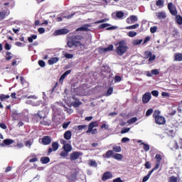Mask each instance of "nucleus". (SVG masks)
<instances>
[{
  "mask_svg": "<svg viewBox=\"0 0 182 182\" xmlns=\"http://www.w3.org/2000/svg\"><path fill=\"white\" fill-rule=\"evenodd\" d=\"M139 27V23H136V24H134L132 26H127V30H133V29H136Z\"/></svg>",
  "mask_w": 182,
  "mask_h": 182,
  "instance_id": "obj_32",
  "label": "nucleus"
},
{
  "mask_svg": "<svg viewBox=\"0 0 182 182\" xmlns=\"http://www.w3.org/2000/svg\"><path fill=\"white\" fill-rule=\"evenodd\" d=\"M153 113V109H149L146 112V117H149Z\"/></svg>",
  "mask_w": 182,
  "mask_h": 182,
  "instance_id": "obj_55",
  "label": "nucleus"
},
{
  "mask_svg": "<svg viewBox=\"0 0 182 182\" xmlns=\"http://www.w3.org/2000/svg\"><path fill=\"white\" fill-rule=\"evenodd\" d=\"M72 138V132L70 130H68L64 133V139L67 141L70 140Z\"/></svg>",
  "mask_w": 182,
  "mask_h": 182,
  "instance_id": "obj_17",
  "label": "nucleus"
},
{
  "mask_svg": "<svg viewBox=\"0 0 182 182\" xmlns=\"http://www.w3.org/2000/svg\"><path fill=\"white\" fill-rule=\"evenodd\" d=\"M168 9L170 11L171 15L177 16L178 11H177L176 8L174 6L173 3H168Z\"/></svg>",
  "mask_w": 182,
  "mask_h": 182,
  "instance_id": "obj_6",
  "label": "nucleus"
},
{
  "mask_svg": "<svg viewBox=\"0 0 182 182\" xmlns=\"http://www.w3.org/2000/svg\"><path fill=\"white\" fill-rule=\"evenodd\" d=\"M60 59L58 57H54L48 60V65H55V63H58L59 62Z\"/></svg>",
  "mask_w": 182,
  "mask_h": 182,
  "instance_id": "obj_19",
  "label": "nucleus"
},
{
  "mask_svg": "<svg viewBox=\"0 0 182 182\" xmlns=\"http://www.w3.org/2000/svg\"><path fill=\"white\" fill-rule=\"evenodd\" d=\"M168 146L171 150H178L179 149V145L176 140L171 141Z\"/></svg>",
  "mask_w": 182,
  "mask_h": 182,
  "instance_id": "obj_11",
  "label": "nucleus"
},
{
  "mask_svg": "<svg viewBox=\"0 0 182 182\" xmlns=\"http://www.w3.org/2000/svg\"><path fill=\"white\" fill-rule=\"evenodd\" d=\"M77 129L78 130L81 131V130H86L87 129V125L86 124H84V125H78L77 126Z\"/></svg>",
  "mask_w": 182,
  "mask_h": 182,
  "instance_id": "obj_41",
  "label": "nucleus"
},
{
  "mask_svg": "<svg viewBox=\"0 0 182 182\" xmlns=\"http://www.w3.org/2000/svg\"><path fill=\"white\" fill-rule=\"evenodd\" d=\"M141 144L144 145V151H145L146 152H147V151H149L150 147H149V144H145V143H144V142H142Z\"/></svg>",
  "mask_w": 182,
  "mask_h": 182,
  "instance_id": "obj_43",
  "label": "nucleus"
},
{
  "mask_svg": "<svg viewBox=\"0 0 182 182\" xmlns=\"http://www.w3.org/2000/svg\"><path fill=\"white\" fill-rule=\"evenodd\" d=\"M176 21L178 25H182V16L181 15H176Z\"/></svg>",
  "mask_w": 182,
  "mask_h": 182,
  "instance_id": "obj_29",
  "label": "nucleus"
},
{
  "mask_svg": "<svg viewBox=\"0 0 182 182\" xmlns=\"http://www.w3.org/2000/svg\"><path fill=\"white\" fill-rule=\"evenodd\" d=\"M6 14L4 11L3 12L0 11V21L4 20L6 18Z\"/></svg>",
  "mask_w": 182,
  "mask_h": 182,
  "instance_id": "obj_45",
  "label": "nucleus"
},
{
  "mask_svg": "<svg viewBox=\"0 0 182 182\" xmlns=\"http://www.w3.org/2000/svg\"><path fill=\"white\" fill-rule=\"evenodd\" d=\"M82 156V153L80 151H74L70 154V161H76L79 159V158Z\"/></svg>",
  "mask_w": 182,
  "mask_h": 182,
  "instance_id": "obj_9",
  "label": "nucleus"
},
{
  "mask_svg": "<svg viewBox=\"0 0 182 182\" xmlns=\"http://www.w3.org/2000/svg\"><path fill=\"white\" fill-rule=\"evenodd\" d=\"M138 21V18L135 15H132L129 18H127V23L129 24H131L134 22H136Z\"/></svg>",
  "mask_w": 182,
  "mask_h": 182,
  "instance_id": "obj_15",
  "label": "nucleus"
},
{
  "mask_svg": "<svg viewBox=\"0 0 182 182\" xmlns=\"http://www.w3.org/2000/svg\"><path fill=\"white\" fill-rule=\"evenodd\" d=\"M144 55L146 56V58H149L150 56H151V51H145Z\"/></svg>",
  "mask_w": 182,
  "mask_h": 182,
  "instance_id": "obj_61",
  "label": "nucleus"
},
{
  "mask_svg": "<svg viewBox=\"0 0 182 182\" xmlns=\"http://www.w3.org/2000/svg\"><path fill=\"white\" fill-rule=\"evenodd\" d=\"M168 182H178V178L175 176H170L168 178Z\"/></svg>",
  "mask_w": 182,
  "mask_h": 182,
  "instance_id": "obj_36",
  "label": "nucleus"
},
{
  "mask_svg": "<svg viewBox=\"0 0 182 182\" xmlns=\"http://www.w3.org/2000/svg\"><path fill=\"white\" fill-rule=\"evenodd\" d=\"M157 31V26H151L150 28V31L151 33H155Z\"/></svg>",
  "mask_w": 182,
  "mask_h": 182,
  "instance_id": "obj_49",
  "label": "nucleus"
},
{
  "mask_svg": "<svg viewBox=\"0 0 182 182\" xmlns=\"http://www.w3.org/2000/svg\"><path fill=\"white\" fill-rule=\"evenodd\" d=\"M109 26H110V23H102V24L99 25L98 28L99 29H105V28H106Z\"/></svg>",
  "mask_w": 182,
  "mask_h": 182,
  "instance_id": "obj_30",
  "label": "nucleus"
},
{
  "mask_svg": "<svg viewBox=\"0 0 182 182\" xmlns=\"http://www.w3.org/2000/svg\"><path fill=\"white\" fill-rule=\"evenodd\" d=\"M70 33V30L68 28H62V29H59V30H56L54 32V34L55 36H61V35H66L68 33Z\"/></svg>",
  "mask_w": 182,
  "mask_h": 182,
  "instance_id": "obj_10",
  "label": "nucleus"
},
{
  "mask_svg": "<svg viewBox=\"0 0 182 182\" xmlns=\"http://www.w3.org/2000/svg\"><path fill=\"white\" fill-rule=\"evenodd\" d=\"M0 128L3 129H7V126L5 123L3 122H0Z\"/></svg>",
  "mask_w": 182,
  "mask_h": 182,
  "instance_id": "obj_60",
  "label": "nucleus"
},
{
  "mask_svg": "<svg viewBox=\"0 0 182 182\" xmlns=\"http://www.w3.org/2000/svg\"><path fill=\"white\" fill-rule=\"evenodd\" d=\"M14 143V140L13 139H6L4 140V144L6 145V146H9V145H11Z\"/></svg>",
  "mask_w": 182,
  "mask_h": 182,
  "instance_id": "obj_22",
  "label": "nucleus"
},
{
  "mask_svg": "<svg viewBox=\"0 0 182 182\" xmlns=\"http://www.w3.org/2000/svg\"><path fill=\"white\" fill-rule=\"evenodd\" d=\"M41 162L42 164H49L50 162V159L48 156L41 157Z\"/></svg>",
  "mask_w": 182,
  "mask_h": 182,
  "instance_id": "obj_21",
  "label": "nucleus"
},
{
  "mask_svg": "<svg viewBox=\"0 0 182 182\" xmlns=\"http://www.w3.org/2000/svg\"><path fill=\"white\" fill-rule=\"evenodd\" d=\"M116 16L117 18H122L124 16V14L123 11H117Z\"/></svg>",
  "mask_w": 182,
  "mask_h": 182,
  "instance_id": "obj_38",
  "label": "nucleus"
},
{
  "mask_svg": "<svg viewBox=\"0 0 182 182\" xmlns=\"http://www.w3.org/2000/svg\"><path fill=\"white\" fill-rule=\"evenodd\" d=\"M151 95H152L153 96H154L155 97H159V91H157V90H153V91L151 92Z\"/></svg>",
  "mask_w": 182,
  "mask_h": 182,
  "instance_id": "obj_57",
  "label": "nucleus"
},
{
  "mask_svg": "<svg viewBox=\"0 0 182 182\" xmlns=\"http://www.w3.org/2000/svg\"><path fill=\"white\" fill-rule=\"evenodd\" d=\"M156 5L160 8H163L164 6V1L158 0L157 1H156Z\"/></svg>",
  "mask_w": 182,
  "mask_h": 182,
  "instance_id": "obj_31",
  "label": "nucleus"
},
{
  "mask_svg": "<svg viewBox=\"0 0 182 182\" xmlns=\"http://www.w3.org/2000/svg\"><path fill=\"white\" fill-rule=\"evenodd\" d=\"M99 127L98 121H93L90 122L88 124V129L86 131V134L91 133L92 134H96L97 133V129L95 127Z\"/></svg>",
  "mask_w": 182,
  "mask_h": 182,
  "instance_id": "obj_3",
  "label": "nucleus"
},
{
  "mask_svg": "<svg viewBox=\"0 0 182 182\" xmlns=\"http://www.w3.org/2000/svg\"><path fill=\"white\" fill-rule=\"evenodd\" d=\"M115 82H119L122 81V77L119 75H116L114 77Z\"/></svg>",
  "mask_w": 182,
  "mask_h": 182,
  "instance_id": "obj_53",
  "label": "nucleus"
},
{
  "mask_svg": "<svg viewBox=\"0 0 182 182\" xmlns=\"http://www.w3.org/2000/svg\"><path fill=\"white\" fill-rule=\"evenodd\" d=\"M65 58L66 59H73V58H74L73 54H70V53H65Z\"/></svg>",
  "mask_w": 182,
  "mask_h": 182,
  "instance_id": "obj_48",
  "label": "nucleus"
},
{
  "mask_svg": "<svg viewBox=\"0 0 182 182\" xmlns=\"http://www.w3.org/2000/svg\"><path fill=\"white\" fill-rule=\"evenodd\" d=\"M118 46L116 50V53L119 56H123L129 50V46H127L125 41H121L116 44Z\"/></svg>",
  "mask_w": 182,
  "mask_h": 182,
  "instance_id": "obj_1",
  "label": "nucleus"
},
{
  "mask_svg": "<svg viewBox=\"0 0 182 182\" xmlns=\"http://www.w3.org/2000/svg\"><path fill=\"white\" fill-rule=\"evenodd\" d=\"M113 182H123V181L121 179L120 177H119V178L114 179Z\"/></svg>",
  "mask_w": 182,
  "mask_h": 182,
  "instance_id": "obj_64",
  "label": "nucleus"
},
{
  "mask_svg": "<svg viewBox=\"0 0 182 182\" xmlns=\"http://www.w3.org/2000/svg\"><path fill=\"white\" fill-rule=\"evenodd\" d=\"M146 168H151V164L149 161H146V164H144Z\"/></svg>",
  "mask_w": 182,
  "mask_h": 182,
  "instance_id": "obj_63",
  "label": "nucleus"
},
{
  "mask_svg": "<svg viewBox=\"0 0 182 182\" xmlns=\"http://www.w3.org/2000/svg\"><path fill=\"white\" fill-rule=\"evenodd\" d=\"M38 31L40 34H43L45 32V28L43 27L38 28Z\"/></svg>",
  "mask_w": 182,
  "mask_h": 182,
  "instance_id": "obj_62",
  "label": "nucleus"
},
{
  "mask_svg": "<svg viewBox=\"0 0 182 182\" xmlns=\"http://www.w3.org/2000/svg\"><path fill=\"white\" fill-rule=\"evenodd\" d=\"M73 45L76 48L80 47V49H85V48L86 46L85 43H82L80 41H75V40L73 41Z\"/></svg>",
  "mask_w": 182,
  "mask_h": 182,
  "instance_id": "obj_14",
  "label": "nucleus"
},
{
  "mask_svg": "<svg viewBox=\"0 0 182 182\" xmlns=\"http://www.w3.org/2000/svg\"><path fill=\"white\" fill-rule=\"evenodd\" d=\"M113 158L115 160H117V161H122V159H123V156L122 154H115L114 155H113Z\"/></svg>",
  "mask_w": 182,
  "mask_h": 182,
  "instance_id": "obj_24",
  "label": "nucleus"
},
{
  "mask_svg": "<svg viewBox=\"0 0 182 182\" xmlns=\"http://www.w3.org/2000/svg\"><path fill=\"white\" fill-rule=\"evenodd\" d=\"M37 35L33 34L31 36L28 38V41L30 43H33V40H36Z\"/></svg>",
  "mask_w": 182,
  "mask_h": 182,
  "instance_id": "obj_35",
  "label": "nucleus"
},
{
  "mask_svg": "<svg viewBox=\"0 0 182 182\" xmlns=\"http://www.w3.org/2000/svg\"><path fill=\"white\" fill-rule=\"evenodd\" d=\"M151 73L153 75H157L160 74V72H159V70H157V69H154L151 70Z\"/></svg>",
  "mask_w": 182,
  "mask_h": 182,
  "instance_id": "obj_58",
  "label": "nucleus"
},
{
  "mask_svg": "<svg viewBox=\"0 0 182 182\" xmlns=\"http://www.w3.org/2000/svg\"><path fill=\"white\" fill-rule=\"evenodd\" d=\"M41 140V144L44 146H47L52 143V139L49 136H44L42 139H39V141Z\"/></svg>",
  "mask_w": 182,
  "mask_h": 182,
  "instance_id": "obj_7",
  "label": "nucleus"
},
{
  "mask_svg": "<svg viewBox=\"0 0 182 182\" xmlns=\"http://www.w3.org/2000/svg\"><path fill=\"white\" fill-rule=\"evenodd\" d=\"M89 27H91L90 23H85L82 26H80L76 29V31H85V32H89L91 31Z\"/></svg>",
  "mask_w": 182,
  "mask_h": 182,
  "instance_id": "obj_8",
  "label": "nucleus"
},
{
  "mask_svg": "<svg viewBox=\"0 0 182 182\" xmlns=\"http://www.w3.org/2000/svg\"><path fill=\"white\" fill-rule=\"evenodd\" d=\"M129 130H130V128H129V127H126V128L123 129L121 131V133H122V134H126V133L129 132Z\"/></svg>",
  "mask_w": 182,
  "mask_h": 182,
  "instance_id": "obj_52",
  "label": "nucleus"
},
{
  "mask_svg": "<svg viewBox=\"0 0 182 182\" xmlns=\"http://www.w3.org/2000/svg\"><path fill=\"white\" fill-rule=\"evenodd\" d=\"M82 103L81 102H80V100H77L73 103V106L74 107H79L80 105H82Z\"/></svg>",
  "mask_w": 182,
  "mask_h": 182,
  "instance_id": "obj_40",
  "label": "nucleus"
},
{
  "mask_svg": "<svg viewBox=\"0 0 182 182\" xmlns=\"http://www.w3.org/2000/svg\"><path fill=\"white\" fill-rule=\"evenodd\" d=\"M114 50V46L113 45H109L107 48H103V47H99L97 49L98 53L99 54H104L105 53H107L109 51H113Z\"/></svg>",
  "mask_w": 182,
  "mask_h": 182,
  "instance_id": "obj_4",
  "label": "nucleus"
},
{
  "mask_svg": "<svg viewBox=\"0 0 182 182\" xmlns=\"http://www.w3.org/2000/svg\"><path fill=\"white\" fill-rule=\"evenodd\" d=\"M143 42L142 39H135L132 41V45L134 46L140 45Z\"/></svg>",
  "mask_w": 182,
  "mask_h": 182,
  "instance_id": "obj_28",
  "label": "nucleus"
},
{
  "mask_svg": "<svg viewBox=\"0 0 182 182\" xmlns=\"http://www.w3.org/2000/svg\"><path fill=\"white\" fill-rule=\"evenodd\" d=\"M70 124V122H64L63 124V129H67L69 127Z\"/></svg>",
  "mask_w": 182,
  "mask_h": 182,
  "instance_id": "obj_56",
  "label": "nucleus"
},
{
  "mask_svg": "<svg viewBox=\"0 0 182 182\" xmlns=\"http://www.w3.org/2000/svg\"><path fill=\"white\" fill-rule=\"evenodd\" d=\"M109 21V18H102L101 20H98L94 22L95 24H100V23H105L107 21Z\"/></svg>",
  "mask_w": 182,
  "mask_h": 182,
  "instance_id": "obj_34",
  "label": "nucleus"
},
{
  "mask_svg": "<svg viewBox=\"0 0 182 182\" xmlns=\"http://www.w3.org/2000/svg\"><path fill=\"white\" fill-rule=\"evenodd\" d=\"M151 99V95L150 92H146L143 96H142V102L144 104H147L150 100Z\"/></svg>",
  "mask_w": 182,
  "mask_h": 182,
  "instance_id": "obj_12",
  "label": "nucleus"
},
{
  "mask_svg": "<svg viewBox=\"0 0 182 182\" xmlns=\"http://www.w3.org/2000/svg\"><path fill=\"white\" fill-rule=\"evenodd\" d=\"M89 166H93V167H95L97 166V163L95 161H93V160H90L88 163Z\"/></svg>",
  "mask_w": 182,
  "mask_h": 182,
  "instance_id": "obj_50",
  "label": "nucleus"
},
{
  "mask_svg": "<svg viewBox=\"0 0 182 182\" xmlns=\"http://www.w3.org/2000/svg\"><path fill=\"white\" fill-rule=\"evenodd\" d=\"M9 98H10V96L9 95H6L4 94L0 95V101L1 102H4Z\"/></svg>",
  "mask_w": 182,
  "mask_h": 182,
  "instance_id": "obj_27",
  "label": "nucleus"
},
{
  "mask_svg": "<svg viewBox=\"0 0 182 182\" xmlns=\"http://www.w3.org/2000/svg\"><path fill=\"white\" fill-rule=\"evenodd\" d=\"M113 156H114V151L112 150H108L107 153H105V157H107V159H110Z\"/></svg>",
  "mask_w": 182,
  "mask_h": 182,
  "instance_id": "obj_26",
  "label": "nucleus"
},
{
  "mask_svg": "<svg viewBox=\"0 0 182 182\" xmlns=\"http://www.w3.org/2000/svg\"><path fill=\"white\" fill-rule=\"evenodd\" d=\"M12 53L11 52H7L6 53V60H11L12 59Z\"/></svg>",
  "mask_w": 182,
  "mask_h": 182,
  "instance_id": "obj_42",
  "label": "nucleus"
},
{
  "mask_svg": "<svg viewBox=\"0 0 182 182\" xmlns=\"http://www.w3.org/2000/svg\"><path fill=\"white\" fill-rule=\"evenodd\" d=\"M136 35H137V33H136V32H135V31H129V32L128 33V36H129V37H130V38H134V37H135Z\"/></svg>",
  "mask_w": 182,
  "mask_h": 182,
  "instance_id": "obj_44",
  "label": "nucleus"
},
{
  "mask_svg": "<svg viewBox=\"0 0 182 182\" xmlns=\"http://www.w3.org/2000/svg\"><path fill=\"white\" fill-rule=\"evenodd\" d=\"M156 16L157 17V19H159V20L165 19L166 17V12H164V11L156 12Z\"/></svg>",
  "mask_w": 182,
  "mask_h": 182,
  "instance_id": "obj_16",
  "label": "nucleus"
},
{
  "mask_svg": "<svg viewBox=\"0 0 182 182\" xmlns=\"http://www.w3.org/2000/svg\"><path fill=\"white\" fill-rule=\"evenodd\" d=\"M113 93V87H109V88H108V90H107V96H109Z\"/></svg>",
  "mask_w": 182,
  "mask_h": 182,
  "instance_id": "obj_47",
  "label": "nucleus"
},
{
  "mask_svg": "<svg viewBox=\"0 0 182 182\" xmlns=\"http://www.w3.org/2000/svg\"><path fill=\"white\" fill-rule=\"evenodd\" d=\"M52 148H53V151H58V149H59V144H58L57 141H53L52 143Z\"/></svg>",
  "mask_w": 182,
  "mask_h": 182,
  "instance_id": "obj_25",
  "label": "nucleus"
},
{
  "mask_svg": "<svg viewBox=\"0 0 182 182\" xmlns=\"http://www.w3.org/2000/svg\"><path fill=\"white\" fill-rule=\"evenodd\" d=\"M113 151L116 153H120L122 151V147L120 146H114Z\"/></svg>",
  "mask_w": 182,
  "mask_h": 182,
  "instance_id": "obj_33",
  "label": "nucleus"
},
{
  "mask_svg": "<svg viewBox=\"0 0 182 182\" xmlns=\"http://www.w3.org/2000/svg\"><path fill=\"white\" fill-rule=\"evenodd\" d=\"M42 113H43V111H38L37 114V115L41 119L46 118V115H43V117H42Z\"/></svg>",
  "mask_w": 182,
  "mask_h": 182,
  "instance_id": "obj_51",
  "label": "nucleus"
},
{
  "mask_svg": "<svg viewBox=\"0 0 182 182\" xmlns=\"http://www.w3.org/2000/svg\"><path fill=\"white\" fill-rule=\"evenodd\" d=\"M113 177V175L111 172L109 171H107L105 173H104V174H102V181H106L108 179H110Z\"/></svg>",
  "mask_w": 182,
  "mask_h": 182,
  "instance_id": "obj_13",
  "label": "nucleus"
},
{
  "mask_svg": "<svg viewBox=\"0 0 182 182\" xmlns=\"http://www.w3.org/2000/svg\"><path fill=\"white\" fill-rule=\"evenodd\" d=\"M174 60L176 62H182V53H176L174 55Z\"/></svg>",
  "mask_w": 182,
  "mask_h": 182,
  "instance_id": "obj_18",
  "label": "nucleus"
},
{
  "mask_svg": "<svg viewBox=\"0 0 182 182\" xmlns=\"http://www.w3.org/2000/svg\"><path fill=\"white\" fill-rule=\"evenodd\" d=\"M153 171H155V169L152 168L149 173L145 176L143 178V182H146V181H148V179L149 178L150 176L152 174Z\"/></svg>",
  "mask_w": 182,
  "mask_h": 182,
  "instance_id": "obj_23",
  "label": "nucleus"
},
{
  "mask_svg": "<svg viewBox=\"0 0 182 182\" xmlns=\"http://www.w3.org/2000/svg\"><path fill=\"white\" fill-rule=\"evenodd\" d=\"M67 46L70 48L74 47V40H72L71 41H68Z\"/></svg>",
  "mask_w": 182,
  "mask_h": 182,
  "instance_id": "obj_46",
  "label": "nucleus"
},
{
  "mask_svg": "<svg viewBox=\"0 0 182 182\" xmlns=\"http://www.w3.org/2000/svg\"><path fill=\"white\" fill-rule=\"evenodd\" d=\"M40 124H41V125H44V126H49V122H48V121H41L40 122Z\"/></svg>",
  "mask_w": 182,
  "mask_h": 182,
  "instance_id": "obj_59",
  "label": "nucleus"
},
{
  "mask_svg": "<svg viewBox=\"0 0 182 182\" xmlns=\"http://www.w3.org/2000/svg\"><path fill=\"white\" fill-rule=\"evenodd\" d=\"M38 65H39V66H41V68H44V66H46L45 62L42 60H40L38 61Z\"/></svg>",
  "mask_w": 182,
  "mask_h": 182,
  "instance_id": "obj_54",
  "label": "nucleus"
},
{
  "mask_svg": "<svg viewBox=\"0 0 182 182\" xmlns=\"http://www.w3.org/2000/svg\"><path fill=\"white\" fill-rule=\"evenodd\" d=\"M156 159V165L154 168H153L154 170H158V168L160 167V164H161V160L163 159V156L160 154H157L155 156Z\"/></svg>",
  "mask_w": 182,
  "mask_h": 182,
  "instance_id": "obj_5",
  "label": "nucleus"
},
{
  "mask_svg": "<svg viewBox=\"0 0 182 182\" xmlns=\"http://www.w3.org/2000/svg\"><path fill=\"white\" fill-rule=\"evenodd\" d=\"M68 154H69V152L65 151H63L60 152V156L65 158V157L68 156Z\"/></svg>",
  "mask_w": 182,
  "mask_h": 182,
  "instance_id": "obj_39",
  "label": "nucleus"
},
{
  "mask_svg": "<svg viewBox=\"0 0 182 182\" xmlns=\"http://www.w3.org/2000/svg\"><path fill=\"white\" fill-rule=\"evenodd\" d=\"M63 149L64 151H66L68 153H70L73 150V147L70 144H66L63 145Z\"/></svg>",
  "mask_w": 182,
  "mask_h": 182,
  "instance_id": "obj_20",
  "label": "nucleus"
},
{
  "mask_svg": "<svg viewBox=\"0 0 182 182\" xmlns=\"http://www.w3.org/2000/svg\"><path fill=\"white\" fill-rule=\"evenodd\" d=\"M136 122H137V118L136 117H134L133 118H131V119H129L127 121V123L129 124H134V123H135Z\"/></svg>",
  "mask_w": 182,
  "mask_h": 182,
  "instance_id": "obj_37",
  "label": "nucleus"
},
{
  "mask_svg": "<svg viewBox=\"0 0 182 182\" xmlns=\"http://www.w3.org/2000/svg\"><path fill=\"white\" fill-rule=\"evenodd\" d=\"M161 112L159 110H155L153 114V117L155 119V123L158 125H164L166 124V118L160 115Z\"/></svg>",
  "mask_w": 182,
  "mask_h": 182,
  "instance_id": "obj_2",
  "label": "nucleus"
}]
</instances>
